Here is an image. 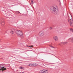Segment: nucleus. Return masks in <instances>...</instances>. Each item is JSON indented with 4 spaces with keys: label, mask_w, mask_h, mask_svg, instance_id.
Masks as SVG:
<instances>
[{
    "label": "nucleus",
    "mask_w": 73,
    "mask_h": 73,
    "mask_svg": "<svg viewBox=\"0 0 73 73\" xmlns=\"http://www.w3.org/2000/svg\"><path fill=\"white\" fill-rule=\"evenodd\" d=\"M44 35V32L41 31H40L38 34V35L40 37L43 36V35Z\"/></svg>",
    "instance_id": "obj_4"
},
{
    "label": "nucleus",
    "mask_w": 73,
    "mask_h": 73,
    "mask_svg": "<svg viewBox=\"0 0 73 73\" xmlns=\"http://www.w3.org/2000/svg\"><path fill=\"white\" fill-rule=\"evenodd\" d=\"M10 33L12 34H14V33H15V32H14V31H11Z\"/></svg>",
    "instance_id": "obj_13"
},
{
    "label": "nucleus",
    "mask_w": 73,
    "mask_h": 73,
    "mask_svg": "<svg viewBox=\"0 0 73 73\" xmlns=\"http://www.w3.org/2000/svg\"><path fill=\"white\" fill-rule=\"evenodd\" d=\"M25 16H26V15H25Z\"/></svg>",
    "instance_id": "obj_30"
},
{
    "label": "nucleus",
    "mask_w": 73,
    "mask_h": 73,
    "mask_svg": "<svg viewBox=\"0 0 73 73\" xmlns=\"http://www.w3.org/2000/svg\"><path fill=\"white\" fill-rule=\"evenodd\" d=\"M3 66L2 65L0 64V70H1V66Z\"/></svg>",
    "instance_id": "obj_14"
},
{
    "label": "nucleus",
    "mask_w": 73,
    "mask_h": 73,
    "mask_svg": "<svg viewBox=\"0 0 73 73\" xmlns=\"http://www.w3.org/2000/svg\"><path fill=\"white\" fill-rule=\"evenodd\" d=\"M0 41H1V40Z\"/></svg>",
    "instance_id": "obj_26"
},
{
    "label": "nucleus",
    "mask_w": 73,
    "mask_h": 73,
    "mask_svg": "<svg viewBox=\"0 0 73 73\" xmlns=\"http://www.w3.org/2000/svg\"><path fill=\"white\" fill-rule=\"evenodd\" d=\"M19 11H16V13L17 14H18V13H19Z\"/></svg>",
    "instance_id": "obj_20"
},
{
    "label": "nucleus",
    "mask_w": 73,
    "mask_h": 73,
    "mask_svg": "<svg viewBox=\"0 0 73 73\" xmlns=\"http://www.w3.org/2000/svg\"><path fill=\"white\" fill-rule=\"evenodd\" d=\"M27 46H28V47H29V46H28V45H27Z\"/></svg>",
    "instance_id": "obj_24"
},
{
    "label": "nucleus",
    "mask_w": 73,
    "mask_h": 73,
    "mask_svg": "<svg viewBox=\"0 0 73 73\" xmlns=\"http://www.w3.org/2000/svg\"><path fill=\"white\" fill-rule=\"evenodd\" d=\"M40 73H48V71L47 70H41L40 71Z\"/></svg>",
    "instance_id": "obj_5"
},
{
    "label": "nucleus",
    "mask_w": 73,
    "mask_h": 73,
    "mask_svg": "<svg viewBox=\"0 0 73 73\" xmlns=\"http://www.w3.org/2000/svg\"><path fill=\"white\" fill-rule=\"evenodd\" d=\"M38 65L36 63H33L32 64V66H37Z\"/></svg>",
    "instance_id": "obj_10"
},
{
    "label": "nucleus",
    "mask_w": 73,
    "mask_h": 73,
    "mask_svg": "<svg viewBox=\"0 0 73 73\" xmlns=\"http://www.w3.org/2000/svg\"><path fill=\"white\" fill-rule=\"evenodd\" d=\"M59 2H60V0H57Z\"/></svg>",
    "instance_id": "obj_23"
},
{
    "label": "nucleus",
    "mask_w": 73,
    "mask_h": 73,
    "mask_svg": "<svg viewBox=\"0 0 73 73\" xmlns=\"http://www.w3.org/2000/svg\"><path fill=\"white\" fill-rule=\"evenodd\" d=\"M50 11L53 14H57V13L58 12V9H50Z\"/></svg>",
    "instance_id": "obj_2"
},
{
    "label": "nucleus",
    "mask_w": 73,
    "mask_h": 73,
    "mask_svg": "<svg viewBox=\"0 0 73 73\" xmlns=\"http://www.w3.org/2000/svg\"><path fill=\"white\" fill-rule=\"evenodd\" d=\"M71 42H73V38H72L71 39Z\"/></svg>",
    "instance_id": "obj_17"
},
{
    "label": "nucleus",
    "mask_w": 73,
    "mask_h": 73,
    "mask_svg": "<svg viewBox=\"0 0 73 73\" xmlns=\"http://www.w3.org/2000/svg\"><path fill=\"white\" fill-rule=\"evenodd\" d=\"M28 66H32V64H28Z\"/></svg>",
    "instance_id": "obj_12"
},
{
    "label": "nucleus",
    "mask_w": 73,
    "mask_h": 73,
    "mask_svg": "<svg viewBox=\"0 0 73 73\" xmlns=\"http://www.w3.org/2000/svg\"><path fill=\"white\" fill-rule=\"evenodd\" d=\"M70 31H71V32H73V29L71 28V29H70Z\"/></svg>",
    "instance_id": "obj_16"
},
{
    "label": "nucleus",
    "mask_w": 73,
    "mask_h": 73,
    "mask_svg": "<svg viewBox=\"0 0 73 73\" xmlns=\"http://www.w3.org/2000/svg\"><path fill=\"white\" fill-rule=\"evenodd\" d=\"M7 69L5 68H4V67H1V70H2L3 72L6 70Z\"/></svg>",
    "instance_id": "obj_8"
},
{
    "label": "nucleus",
    "mask_w": 73,
    "mask_h": 73,
    "mask_svg": "<svg viewBox=\"0 0 73 73\" xmlns=\"http://www.w3.org/2000/svg\"><path fill=\"white\" fill-rule=\"evenodd\" d=\"M49 46L50 47H51V48H54V47L53 46H52V45H49Z\"/></svg>",
    "instance_id": "obj_15"
},
{
    "label": "nucleus",
    "mask_w": 73,
    "mask_h": 73,
    "mask_svg": "<svg viewBox=\"0 0 73 73\" xmlns=\"http://www.w3.org/2000/svg\"><path fill=\"white\" fill-rule=\"evenodd\" d=\"M53 29V28L52 27H50V30H52Z\"/></svg>",
    "instance_id": "obj_21"
},
{
    "label": "nucleus",
    "mask_w": 73,
    "mask_h": 73,
    "mask_svg": "<svg viewBox=\"0 0 73 73\" xmlns=\"http://www.w3.org/2000/svg\"><path fill=\"white\" fill-rule=\"evenodd\" d=\"M14 31H15V30H14Z\"/></svg>",
    "instance_id": "obj_31"
},
{
    "label": "nucleus",
    "mask_w": 73,
    "mask_h": 73,
    "mask_svg": "<svg viewBox=\"0 0 73 73\" xmlns=\"http://www.w3.org/2000/svg\"><path fill=\"white\" fill-rule=\"evenodd\" d=\"M1 24H2V27L4 26L5 24H4V20H3L1 21Z\"/></svg>",
    "instance_id": "obj_7"
},
{
    "label": "nucleus",
    "mask_w": 73,
    "mask_h": 73,
    "mask_svg": "<svg viewBox=\"0 0 73 73\" xmlns=\"http://www.w3.org/2000/svg\"><path fill=\"white\" fill-rule=\"evenodd\" d=\"M70 25L71 27H73V20L72 19H70Z\"/></svg>",
    "instance_id": "obj_6"
},
{
    "label": "nucleus",
    "mask_w": 73,
    "mask_h": 73,
    "mask_svg": "<svg viewBox=\"0 0 73 73\" xmlns=\"http://www.w3.org/2000/svg\"><path fill=\"white\" fill-rule=\"evenodd\" d=\"M29 47H30V48H32V47H33V46H29Z\"/></svg>",
    "instance_id": "obj_22"
},
{
    "label": "nucleus",
    "mask_w": 73,
    "mask_h": 73,
    "mask_svg": "<svg viewBox=\"0 0 73 73\" xmlns=\"http://www.w3.org/2000/svg\"><path fill=\"white\" fill-rule=\"evenodd\" d=\"M50 9H58V7L57 6H50Z\"/></svg>",
    "instance_id": "obj_3"
},
{
    "label": "nucleus",
    "mask_w": 73,
    "mask_h": 73,
    "mask_svg": "<svg viewBox=\"0 0 73 73\" xmlns=\"http://www.w3.org/2000/svg\"><path fill=\"white\" fill-rule=\"evenodd\" d=\"M15 33L17 36H20V37H21V36L23 35V32L19 30H17L15 31Z\"/></svg>",
    "instance_id": "obj_1"
},
{
    "label": "nucleus",
    "mask_w": 73,
    "mask_h": 73,
    "mask_svg": "<svg viewBox=\"0 0 73 73\" xmlns=\"http://www.w3.org/2000/svg\"><path fill=\"white\" fill-rule=\"evenodd\" d=\"M31 3H32V4H33V0H31Z\"/></svg>",
    "instance_id": "obj_19"
},
{
    "label": "nucleus",
    "mask_w": 73,
    "mask_h": 73,
    "mask_svg": "<svg viewBox=\"0 0 73 73\" xmlns=\"http://www.w3.org/2000/svg\"><path fill=\"white\" fill-rule=\"evenodd\" d=\"M68 22H69V20H68Z\"/></svg>",
    "instance_id": "obj_25"
},
{
    "label": "nucleus",
    "mask_w": 73,
    "mask_h": 73,
    "mask_svg": "<svg viewBox=\"0 0 73 73\" xmlns=\"http://www.w3.org/2000/svg\"><path fill=\"white\" fill-rule=\"evenodd\" d=\"M53 39L55 41H56L58 40V38H57V36H55L53 38Z\"/></svg>",
    "instance_id": "obj_9"
},
{
    "label": "nucleus",
    "mask_w": 73,
    "mask_h": 73,
    "mask_svg": "<svg viewBox=\"0 0 73 73\" xmlns=\"http://www.w3.org/2000/svg\"><path fill=\"white\" fill-rule=\"evenodd\" d=\"M67 42H62V44L63 45H65V44H66V43H67Z\"/></svg>",
    "instance_id": "obj_11"
},
{
    "label": "nucleus",
    "mask_w": 73,
    "mask_h": 73,
    "mask_svg": "<svg viewBox=\"0 0 73 73\" xmlns=\"http://www.w3.org/2000/svg\"><path fill=\"white\" fill-rule=\"evenodd\" d=\"M24 72H22V73H23Z\"/></svg>",
    "instance_id": "obj_28"
},
{
    "label": "nucleus",
    "mask_w": 73,
    "mask_h": 73,
    "mask_svg": "<svg viewBox=\"0 0 73 73\" xmlns=\"http://www.w3.org/2000/svg\"><path fill=\"white\" fill-rule=\"evenodd\" d=\"M72 17V16H71Z\"/></svg>",
    "instance_id": "obj_29"
},
{
    "label": "nucleus",
    "mask_w": 73,
    "mask_h": 73,
    "mask_svg": "<svg viewBox=\"0 0 73 73\" xmlns=\"http://www.w3.org/2000/svg\"><path fill=\"white\" fill-rule=\"evenodd\" d=\"M21 73V72H19V73Z\"/></svg>",
    "instance_id": "obj_27"
},
{
    "label": "nucleus",
    "mask_w": 73,
    "mask_h": 73,
    "mask_svg": "<svg viewBox=\"0 0 73 73\" xmlns=\"http://www.w3.org/2000/svg\"><path fill=\"white\" fill-rule=\"evenodd\" d=\"M20 69H23V70L24 69V68H23V67H20Z\"/></svg>",
    "instance_id": "obj_18"
}]
</instances>
